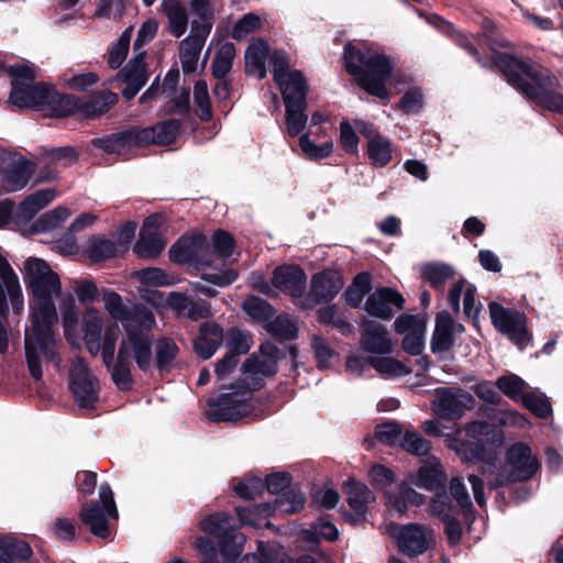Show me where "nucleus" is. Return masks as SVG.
<instances>
[{
  "label": "nucleus",
  "mask_w": 563,
  "mask_h": 563,
  "mask_svg": "<svg viewBox=\"0 0 563 563\" xmlns=\"http://www.w3.org/2000/svg\"><path fill=\"white\" fill-rule=\"evenodd\" d=\"M24 269L25 283L34 298L31 328L25 332V354L31 375L41 379V360L54 357L53 325L58 320L54 298L60 294V280L48 264L40 258H29Z\"/></svg>",
  "instance_id": "nucleus-1"
},
{
  "label": "nucleus",
  "mask_w": 563,
  "mask_h": 563,
  "mask_svg": "<svg viewBox=\"0 0 563 563\" xmlns=\"http://www.w3.org/2000/svg\"><path fill=\"white\" fill-rule=\"evenodd\" d=\"M493 58L508 82L528 99L552 112L563 114V93L556 91L560 82L549 69L536 63H525L508 54L494 53Z\"/></svg>",
  "instance_id": "nucleus-2"
},
{
  "label": "nucleus",
  "mask_w": 563,
  "mask_h": 563,
  "mask_svg": "<svg viewBox=\"0 0 563 563\" xmlns=\"http://www.w3.org/2000/svg\"><path fill=\"white\" fill-rule=\"evenodd\" d=\"M344 60L346 70L355 77L364 90L380 99L388 98L386 81L393 65L386 55L373 46L357 48L347 44L344 47Z\"/></svg>",
  "instance_id": "nucleus-3"
},
{
  "label": "nucleus",
  "mask_w": 563,
  "mask_h": 563,
  "mask_svg": "<svg viewBox=\"0 0 563 563\" xmlns=\"http://www.w3.org/2000/svg\"><path fill=\"white\" fill-rule=\"evenodd\" d=\"M152 336L136 328L125 327L119 344L117 357L111 371V378L120 390H129L133 385V362L147 372L153 363Z\"/></svg>",
  "instance_id": "nucleus-4"
},
{
  "label": "nucleus",
  "mask_w": 563,
  "mask_h": 563,
  "mask_svg": "<svg viewBox=\"0 0 563 563\" xmlns=\"http://www.w3.org/2000/svg\"><path fill=\"white\" fill-rule=\"evenodd\" d=\"M540 464L529 445L517 442L511 445L506 454V463L501 470L487 463L483 466L482 475L490 488L506 486L514 482L530 479L539 470Z\"/></svg>",
  "instance_id": "nucleus-5"
},
{
  "label": "nucleus",
  "mask_w": 563,
  "mask_h": 563,
  "mask_svg": "<svg viewBox=\"0 0 563 563\" xmlns=\"http://www.w3.org/2000/svg\"><path fill=\"white\" fill-rule=\"evenodd\" d=\"M180 129L177 120L170 119L144 129H130L100 140V145L108 152L125 155L133 146L151 144L167 145L175 141Z\"/></svg>",
  "instance_id": "nucleus-6"
},
{
  "label": "nucleus",
  "mask_w": 563,
  "mask_h": 563,
  "mask_svg": "<svg viewBox=\"0 0 563 563\" xmlns=\"http://www.w3.org/2000/svg\"><path fill=\"white\" fill-rule=\"evenodd\" d=\"M12 77L9 101L18 108H35L41 110L47 92V84H34L35 74L25 65H13L8 69Z\"/></svg>",
  "instance_id": "nucleus-7"
},
{
  "label": "nucleus",
  "mask_w": 563,
  "mask_h": 563,
  "mask_svg": "<svg viewBox=\"0 0 563 563\" xmlns=\"http://www.w3.org/2000/svg\"><path fill=\"white\" fill-rule=\"evenodd\" d=\"M99 500L81 506L79 518L90 532L99 538H108V520L118 518V510L113 499V493L109 484L102 483L99 486Z\"/></svg>",
  "instance_id": "nucleus-8"
},
{
  "label": "nucleus",
  "mask_w": 563,
  "mask_h": 563,
  "mask_svg": "<svg viewBox=\"0 0 563 563\" xmlns=\"http://www.w3.org/2000/svg\"><path fill=\"white\" fill-rule=\"evenodd\" d=\"M232 391L222 394L216 402L210 404L207 417L212 421L233 422L247 417L253 407L252 391L241 383Z\"/></svg>",
  "instance_id": "nucleus-9"
},
{
  "label": "nucleus",
  "mask_w": 563,
  "mask_h": 563,
  "mask_svg": "<svg viewBox=\"0 0 563 563\" xmlns=\"http://www.w3.org/2000/svg\"><path fill=\"white\" fill-rule=\"evenodd\" d=\"M488 308L495 328L523 349L530 341L526 316L517 310L505 308L498 302H490Z\"/></svg>",
  "instance_id": "nucleus-10"
},
{
  "label": "nucleus",
  "mask_w": 563,
  "mask_h": 563,
  "mask_svg": "<svg viewBox=\"0 0 563 563\" xmlns=\"http://www.w3.org/2000/svg\"><path fill=\"white\" fill-rule=\"evenodd\" d=\"M276 349L272 345L262 346L261 355H252L242 365L241 384L251 391L263 386V379L277 372Z\"/></svg>",
  "instance_id": "nucleus-11"
},
{
  "label": "nucleus",
  "mask_w": 563,
  "mask_h": 563,
  "mask_svg": "<svg viewBox=\"0 0 563 563\" xmlns=\"http://www.w3.org/2000/svg\"><path fill=\"white\" fill-rule=\"evenodd\" d=\"M169 257L173 262L191 264L195 266H211V251L207 239L202 234L183 236L169 250Z\"/></svg>",
  "instance_id": "nucleus-12"
},
{
  "label": "nucleus",
  "mask_w": 563,
  "mask_h": 563,
  "mask_svg": "<svg viewBox=\"0 0 563 563\" xmlns=\"http://www.w3.org/2000/svg\"><path fill=\"white\" fill-rule=\"evenodd\" d=\"M70 389L82 408H91L98 400L99 383L87 364L78 358L70 369Z\"/></svg>",
  "instance_id": "nucleus-13"
},
{
  "label": "nucleus",
  "mask_w": 563,
  "mask_h": 563,
  "mask_svg": "<svg viewBox=\"0 0 563 563\" xmlns=\"http://www.w3.org/2000/svg\"><path fill=\"white\" fill-rule=\"evenodd\" d=\"M472 402V395L464 389L438 388L435 390L434 411L443 419H460Z\"/></svg>",
  "instance_id": "nucleus-14"
},
{
  "label": "nucleus",
  "mask_w": 563,
  "mask_h": 563,
  "mask_svg": "<svg viewBox=\"0 0 563 563\" xmlns=\"http://www.w3.org/2000/svg\"><path fill=\"white\" fill-rule=\"evenodd\" d=\"M162 217L157 214L150 216L143 223L139 240L134 245L135 254L141 258H155L166 246L159 230Z\"/></svg>",
  "instance_id": "nucleus-15"
},
{
  "label": "nucleus",
  "mask_w": 563,
  "mask_h": 563,
  "mask_svg": "<svg viewBox=\"0 0 563 563\" xmlns=\"http://www.w3.org/2000/svg\"><path fill=\"white\" fill-rule=\"evenodd\" d=\"M397 544L409 556L420 555L434 544L432 530L418 523L402 526L397 534Z\"/></svg>",
  "instance_id": "nucleus-16"
},
{
  "label": "nucleus",
  "mask_w": 563,
  "mask_h": 563,
  "mask_svg": "<svg viewBox=\"0 0 563 563\" xmlns=\"http://www.w3.org/2000/svg\"><path fill=\"white\" fill-rule=\"evenodd\" d=\"M405 299L394 288L380 287L375 289L365 301V310L368 314L388 320L394 314V308L402 309Z\"/></svg>",
  "instance_id": "nucleus-17"
},
{
  "label": "nucleus",
  "mask_w": 563,
  "mask_h": 563,
  "mask_svg": "<svg viewBox=\"0 0 563 563\" xmlns=\"http://www.w3.org/2000/svg\"><path fill=\"white\" fill-rule=\"evenodd\" d=\"M134 54L133 59L115 77L118 81L125 85L122 89V96L128 100L134 98L148 79L145 67V52Z\"/></svg>",
  "instance_id": "nucleus-18"
},
{
  "label": "nucleus",
  "mask_w": 563,
  "mask_h": 563,
  "mask_svg": "<svg viewBox=\"0 0 563 563\" xmlns=\"http://www.w3.org/2000/svg\"><path fill=\"white\" fill-rule=\"evenodd\" d=\"M35 163L14 154L10 163L2 170L4 190L7 192H14L23 189L35 172Z\"/></svg>",
  "instance_id": "nucleus-19"
},
{
  "label": "nucleus",
  "mask_w": 563,
  "mask_h": 563,
  "mask_svg": "<svg viewBox=\"0 0 563 563\" xmlns=\"http://www.w3.org/2000/svg\"><path fill=\"white\" fill-rule=\"evenodd\" d=\"M360 345L364 352L371 354H389L393 351L387 329L373 320H364Z\"/></svg>",
  "instance_id": "nucleus-20"
},
{
  "label": "nucleus",
  "mask_w": 563,
  "mask_h": 563,
  "mask_svg": "<svg viewBox=\"0 0 563 563\" xmlns=\"http://www.w3.org/2000/svg\"><path fill=\"white\" fill-rule=\"evenodd\" d=\"M209 34L208 26H196V29H191L190 34L180 42L179 57L184 71H196L201 49Z\"/></svg>",
  "instance_id": "nucleus-21"
},
{
  "label": "nucleus",
  "mask_w": 563,
  "mask_h": 563,
  "mask_svg": "<svg viewBox=\"0 0 563 563\" xmlns=\"http://www.w3.org/2000/svg\"><path fill=\"white\" fill-rule=\"evenodd\" d=\"M273 286L284 292H288L294 298H300L306 289L307 275L295 265H285L275 268Z\"/></svg>",
  "instance_id": "nucleus-22"
},
{
  "label": "nucleus",
  "mask_w": 563,
  "mask_h": 563,
  "mask_svg": "<svg viewBox=\"0 0 563 563\" xmlns=\"http://www.w3.org/2000/svg\"><path fill=\"white\" fill-rule=\"evenodd\" d=\"M464 331L461 323L455 322L450 313L443 311L437 316L435 328L431 340L433 353L448 352L454 344V336Z\"/></svg>",
  "instance_id": "nucleus-23"
},
{
  "label": "nucleus",
  "mask_w": 563,
  "mask_h": 563,
  "mask_svg": "<svg viewBox=\"0 0 563 563\" xmlns=\"http://www.w3.org/2000/svg\"><path fill=\"white\" fill-rule=\"evenodd\" d=\"M343 287V280L336 272H322L312 278L311 292L312 301L306 307L333 299Z\"/></svg>",
  "instance_id": "nucleus-24"
},
{
  "label": "nucleus",
  "mask_w": 563,
  "mask_h": 563,
  "mask_svg": "<svg viewBox=\"0 0 563 563\" xmlns=\"http://www.w3.org/2000/svg\"><path fill=\"white\" fill-rule=\"evenodd\" d=\"M103 323V314L97 308L89 307L85 310L81 320L84 341L88 351L93 356H96L101 349Z\"/></svg>",
  "instance_id": "nucleus-25"
},
{
  "label": "nucleus",
  "mask_w": 563,
  "mask_h": 563,
  "mask_svg": "<svg viewBox=\"0 0 563 563\" xmlns=\"http://www.w3.org/2000/svg\"><path fill=\"white\" fill-rule=\"evenodd\" d=\"M407 478H409V484L432 493L443 490L446 481L443 466L438 461L421 466Z\"/></svg>",
  "instance_id": "nucleus-26"
},
{
  "label": "nucleus",
  "mask_w": 563,
  "mask_h": 563,
  "mask_svg": "<svg viewBox=\"0 0 563 563\" xmlns=\"http://www.w3.org/2000/svg\"><path fill=\"white\" fill-rule=\"evenodd\" d=\"M80 98L70 95H60L48 86L41 111H47L53 117H67L79 114Z\"/></svg>",
  "instance_id": "nucleus-27"
},
{
  "label": "nucleus",
  "mask_w": 563,
  "mask_h": 563,
  "mask_svg": "<svg viewBox=\"0 0 563 563\" xmlns=\"http://www.w3.org/2000/svg\"><path fill=\"white\" fill-rule=\"evenodd\" d=\"M118 95L110 90H101L80 98L79 114L84 118H97L109 111L118 102Z\"/></svg>",
  "instance_id": "nucleus-28"
},
{
  "label": "nucleus",
  "mask_w": 563,
  "mask_h": 563,
  "mask_svg": "<svg viewBox=\"0 0 563 563\" xmlns=\"http://www.w3.org/2000/svg\"><path fill=\"white\" fill-rule=\"evenodd\" d=\"M223 341V332L213 323H205L200 327V333L194 342L196 353L203 360L210 358Z\"/></svg>",
  "instance_id": "nucleus-29"
},
{
  "label": "nucleus",
  "mask_w": 563,
  "mask_h": 563,
  "mask_svg": "<svg viewBox=\"0 0 563 563\" xmlns=\"http://www.w3.org/2000/svg\"><path fill=\"white\" fill-rule=\"evenodd\" d=\"M57 196L53 188L40 189L29 195L18 207L16 217L21 221H30L38 211L44 209Z\"/></svg>",
  "instance_id": "nucleus-30"
},
{
  "label": "nucleus",
  "mask_w": 563,
  "mask_h": 563,
  "mask_svg": "<svg viewBox=\"0 0 563 563\" xmlns=\"http://www.w3.org/2000/svg\"><path fill=\"white\" fill-rule=\"evenodd\" d=\"M276 84L282 90L285 104L306 101L307 85L300 71L292 70Z\"/></svg>",
  "instance_id": "nucleus-31"
},
{
  "label": "nucleus",
  "mask_w": 563,
  "mask_h": 563,
  "mask_svg": "<svg viewBox=\"0 0 563 563\" xmlns=\"http://www.w3.org/2000/svg\"><path fill=\"white\" fill-rule=\"evenodd\" d=\"M347 503L357 516H364L368 504L376 499L375 494L363 483L350 479L345 484Z\"/></svg>",
  "instance_id": "nucleus-32"
},
{
  "label": "nucleus",
  "mask_w": 563,
  "mask_h": 563,
  "mask_svg": "<svg viewBox=\"0 0 563 563\" xmlns=\"http://www.w3.org/2000/svg\"><path fill=\"white\" fill-rule=\"evenodd\" d=\"M268 44L263 40H254L245 52L246 69L258 79L266 76V58L268 56Z\"/></svg>",
  "instance_id": "nucleus-33"
},
{
  "label": "nucleus",
  "mask_w": 563,
  "mask_h": 563,
  "mask_svg": "<svg viewBox=\"0 0 563 563\" xmlns=\"http://www.w3.org/2000/svg\"><path fill=\"white\" fill-rule=\"evenodd\" d=\"M101 301L104 310L115 322H121L124 329L130 327L132 307H129L118 292L108 289L102 290Z\"/></svg>",
  "instance_id": "nucleus-34"
},
{
  "label": "nucleus",
  "mask_w": 563,
  "mask_h": 563,
  "mask_svg": "<svg viewBox=\"0 0 563 563\" xmlns=\"http://www.w3.org/2000/svg\"><path fill=\"white\" fill-rule=\"evenodd\" d=\"M162 8L168 18L170 33L176 37L184 35L188 26L186 7L179 0H163Z\"/></svg>",
  "instance_id": "nucleus-35"
},
{
  "label": "nucleus",
  "mask_w": 563,
  "mask_h": 563,
  "mask_svg": "<svg viewBox=\"0 0 563 563\" xmlns=\"http://www.w3.org/2000/svg\"><path fill=\"white\" fill-rule=\"evenodd\" d=\"M32 555L31 547L23 540L5 538L0 541V563H19Z\"/></svg>",
  "instance_id": "nucleus-36"
},
{
  "label": "nucleus",
  "mask_w": 563,
  "mask_h": 563,
  "mask_svg": "<svg viewBox=\"0 0 563 563\" xmlns=\"http://www.w3.org/2000/svg\"><path fill=\"white\" fill-rule=\"evenodd\" d=\"M366 152L372 164L376 167L386 166L393 158L391 142L380 134H376L368 140Z\"/></svg>",
  "instance_id": "nucleus-37"
},
{
  "label": "nucleus",
  "mask_w": 563,
  "mask_h": 563,
  "mask_svg": "<svg viewBox=\"0 0 563 563\" xmlns=\"http://www.w3.org/2000/svg\"><path fill=\"white\" fill-rule=\"evenodd\" d=\"M492 427L485 421H473L465 427V433L470 439L475 442L468 441L463 443V446H470L473 456L482 460L484 457V438L489 434Z\"/></svg>",
  "instance_id": "nucleus-38"
},
{
  "label": "nucleus",
  "mask_w": 563,
  "mask_h": 563,
  "mask_svg": "<svg viewBox=\"0 0 563 563\" xmlns=\"http://www.w3.org/2000/svg\"><path fill=\"white\" fill-rule=\"evenodd\" d=\"M497 388L514 401H521L529 390L528 384L518 375L508 374L496 380Z\"/></svg>",
  "instance_id": "nucleus-39"
},
{
  "label": "nucleus",
  "mask_w": 563,
  "mask_h": 563,
  "mask_svg": "<svg viewBox=\"0 0 563 563\" xmlns=\"http://www.w3.org/2000/svg\"><path fill=\"white\" fill-rule=\"evenodd\" d=\"M236 51L231 42H224L218 48L213 63L212 73L216 78H224L231 70Z\"/></svg>",
  "instance_id": "nucleus-40"
},
{
  "label": "nucleus",
  "mask_w": 563,
  "mask_h": 563,
  "mask_svg": "<svg viewBox=\"0 0 563 563\" xmlns=\"http://www.w3.org/2000/svg\"><path fill=\"white\" fill-rule=\"evenodd\" d=\"M119 338V328L114 322H110L104 328L103 334H101V357L106 367L112 371L114 364V352L115 345Z\"/></svg>",
  "instance_id": "nucleus-41"
},
{
  "label": "nucleus",
  "mask_w": 563,
  "mask_h": 563,
  "mask_svg": "<svg viewBox=\"0 0 563 563\" xmlns=\"http://www.w3.org/2000/svg\"><path fill=\"white\" fill-rule=\"evenodd\" d=\"M286 107V126L287 132L290 136L299 135L308 121V117L305 113L306 101L299 103H288Z\"/></svg>",
  "instance_id": "nucleus-42"
},
{
  "label": "nucleus",
  "mask_w": 563,
  "mask_h": 563,
  "mask_svg": "<svg viewBox=\"0 0 563 563\" xmlns=\"http://www.w3.org/2000/svg\"><path fill=\"white\" fill-rule=\"evenodd\" d=\"M368 362L382 375L399 377L411 373L409 365L394 357H369Z\"/></svg>",
  "instance_id": "nucleus-43"
},
{
  "label": "nucleus",
  "mask_w": 563,
  "mask_h": 563,
  "mask_svg": "<svg viewBox=\"0 0 563 563\" xmlns=\"http://www.w3.org/2000/svg\"><path fill=\"white\" fill-rule=\"evenodd\" d=\"M244 543L245 537L242 533L234 530L225 533V536L220 539V551L224 559L221 563H231L235 560L243 551Z\"/></svg>",
  "instance_id": "nucleus-44"
},
{
  "label": "nucleus",
  "mask_w": 563,
  "mask_h": 563,
  "mask_svg": "<svg viewBox=\"0 0 563 563\" xmlns=\"http://www.w3.org/2000/svg\"><path fill=\"white\" fill-rule=\"evenodd\" d=\"M318 317L320 322L324 324H332L342 334L347 335L352 333L353 328L351 323L347 321L346 317L342 314L339 307H336L335 305L320 308L318 310Z\"/></svg>",
  "instance_id": "nucleus-45"
},
{
  "label": "nucleus",
  "mask_w": 563,
  "mask_h": 563,
  "mask_svg": "<svg viewBox=\"0 0 563 563\" xmlns=\"http://www.w3.org/2000/svg\"><path fill=\"white\" fill-rule=\"evenodd\" d=\"M132 26L125 29L115 44L109 51L108 65L112 69L119 68L126 58L132 37Z\"/></svg>",
  "instance_id": "nucleus-46"
},
{
  "label": "nucleus",
  "mask_w": 563,
  "mask_h": 563,
  "mask_svg": "<svg viewBox=\"0 0 563 563\" xmlns=\"http://www.w3.org/2000/svg\"><path fill=\"white\" fill-rule=\"evenodd\" d=\"M299 147L303 156L310 161H318L328 157L333 151V143L331 141L316 144L312 142L307 133L299 137Z\"/></svg>",
  "instance_id": "nucleus-47"
},
{
  "label": "nucleus",
  "mask_w": 563,
  "mask_h": 563,
  "mask_svg": "<svg viewBox=\"0 0 563 563\" xmlns=\"http://www.w3.org/2000/svg\"><path fill=\"white\" fill-rule=\"evenodd\" d=\"M178 346L176 343L168 339V338H162L157 340L155 345V353H156V365L159 368V371H168L172 366V363L176 358L178 354Z\"/></svg>",
  "instance_id": "nucleus-48"
},
{
  "label": "nucleus",
  "mask_w": 563,
  "mask_h": 563,
  "mask_svg": "<svg viewBox=\"0 0 563 563\" xmlns=\"http://www.w3.org/2000/svg\"><path fill=\"white\" fill-rule=\"evenodd\" d=\"M305 503L306 497L303 493L298 489H290L276 498L273 511L295 514L303 508Z\"/></svg>",
  "instance_id": "nucleus-49"
},
{
  "label": "nucleus",
  "mask_w": 563,
  "mask_h": 563,
  "mask_svg": "<svg viewBox=\"0 0 563 563\" xmlns=\"http://www.w3.org/2000/svg\"><path fill=\"white\" fill-rule=\"evenodd\" d=\"M454 275V269L446 264H428L422 268V277L437 289L452 279Z\"/></svg>",
  "instance_id": "nucleus-50"
},
{
  "label": "nucleus",
  "mask_w": 563,
  "mask_h": 563,
  "mask_svg": "<svg viewBox=\"0 0 563 563\" xmlns=\"http://www.w3.org/2000/svg\"><path fill=\"white\" fill-rule=\"evenodd\" d=\"M385 505L387 509L399 516L404 515L408 510L407 495L405 492V482L400 485L389 487L384 493Z\"/></svg>",
  "instance_id": "nucleus-51"
},
{
  "label": "nucleus",
  "mask_w": 563,
  "mask_h": 563,
  "mask_svg": "<svg viewBox=\"0 0 563 563\" xmlns=\"http://www.w3.org/2000/svg\"><path fill=\"white\" fill-rule=\"evenodd\" d=\"M200 528L210 534L218 537L219 539L223 538L225 533H229L230 528V516L227 512H216L208 517H206L200 522Z\"/></svg>",
  "instance_id": "nucleus-52"
},
{
  "label": "nucleus",
  "mask_w": 563,
  "mask_h": 563,
  "mask_svg": "<svg viewBox=\"0 0 563 563\" xmlns=\"http://www.w3.org/2000/svg\"><path fill=\"white\" fill-rule=\"evenodd\" d=\"M190 7L198 16V19L192 20L191 29L208 26V33H210L213 21V0H191Z\"/></svg>",
  "instance_id": "nucleus-53"
},
{
  "label": "nucleus",
  "mask_w": 563,
  "mask_h": 563,
  "mask_svg": "<svg viewBox=\"0 0 563 563\" xmlns=\"http://www.w3.org/2000/svg\"><path fill=\"white\" fill-rule=\"evenodd\" d=\"M134 276L147 287L172 286L175 283L163 269L157 267L136 271Z\"/></svg>",
  "instance_id": "nucleus-54"
},
{
  "label": "nucleus",
  "mask_w": 563,
  "mask_h": 563,
  "mask_svg": "<svg viewBox=\"0 0 563 563\" xmlns=\"http://www.w3.org/2000/svg\"><path fill=\"white\" fill-rule=\"evenodd\" d=\"M269 332L284 340H292L297 336L298 328L295 320L288 314H282L276 317L268 324Z\"/></svg>",
  "instance_id": "nucleus-55"
},
{
  "label": "nucleus",
  "mask_w": 563,
  "mask_h": 563,
  "mask_svg": "<svg viewBox=\"0 0 563 563\" xmlns=\"http://www.w3.org/2000/svg\"><path fill=\"white\" fill-rule=\"evenodd\" d=\"M156 327L154 313L143 305H134L131 310L130 328L147 333Z\"/></svg>",
  "instance_id": "nucleus-56"
},
{
  "label": "nucleus",
  "mask_w": 563,
  "mask_h": 563,
  "mask_svg": "<svg viewBox=\"0 0 563 563\" xmlns=\"http://www.w3.org/2000/svg\"><path fill=\"white\" fill-rule=\"evenodd\" d=\"M194 102L196 113L202 121H209L212 118L211 102L209 99L208 86L205 81H197L194 88Z\"/></svg>",
  "instance_id": "nucleus-57"
},
{
  "label": "nucleus",
  "mask_w": 563,
  "mask_h": 563,
  "mask_svg": "<svg viewBox=\"0 0 563 563\" xmlns=\"http://www.w3.org/2000/svg\"><path fill=\"white\" fill-rule=\"evenodd\" d=\"M410 454L424 456L430 452V442L417 432L406 431L399 444Z\"/></svg>",
  "instance_id": "nucleus-58"
},
{
  "label": "nucleus",
  "mask_w": 563,
  "mask_h": 563,
  "mask_svg": "<svg viewBox=\"0 0 563 563\" xmlns=\"http://www.w3.org/2000/svg\"><path fill=\"white\" fill-rule=\"evenodd\" d=\"M404 431L400 424L396 422H386L376 427L375 437L376 439L388 445H399L404 437Z\"/></svg>",
  "instance_id": "nucleus-59"
},
{
  "label": "nucleus",
  "mask_w": 563,
  "mask_h": 563,
  "mask_svg": "<svg viewBox=\"0 0 563 563\" xmlns=\"http://www.w3.org/2000/svg\"><path fill=\"white\" fill-rule=\"evenodd\" d=\"M521 402L528 410L540 418H547L551 413V406L548 399L534 391L528 390Z\"/></svg>",
  "instance_id": "nucleus-60"
},
{
  "label": "nucleus",
  "mask_w": 563,
  "mask_h": 563,
  "mask_svg": "<svg viewBox=\"0 0 563 563\" xmlns=\"http://www.w3.org/2000/svg\"><path fill=\"white\" fill-rule=\"evenodd\" d=\"M212 245L213 251L211 252V258L213 256L227 258L231 256L234 251V240L232 235L222 230L214 232Z\"/></svg>",
  "instance_id": "nucleus-61"
},
{
  "label": "nucleus",
  "mask_w": 563,
  "mask_h": 563,
  "mask_svg": "<svg viewBox=\"0 0 563 563\" xmlns=\"http://www.w3.org/2000/svg\"><path fill=\"white\" fill-rule=\"evenodd\" d=\"M115 252V244L106 239H95L88 246L89 257L95 262L111 258L114 256Z\"/></svg>",
  "instance_id": "nucleus-62"
},
{
  "label": "nucleus",
  "mask_w": 563,
  "mask_h": 563,
  "mask_svg": "<svg viewBox=\"0 0 563 563\" xmlns=\"http://www.w3.org/2000/svg\"><path fill=\"white\" fill-rule=\"evenodd\" d=\"M70 216V211L65 207H57L44 213L37 221V227L42 231H51L66 221Z\"/></svg>",
  "instance_id": "nucleus-63"
},
{
  "label": "nucleus",
  "mask_w": 563,
  "mask_h": 563,
  "mask_svg": "<svg viewBox=\"0 0 563 563\" xmlns=\"http://www.w3.org/2000/svg\"><path fill=\"white\" fill-rule=\"evenodd\" d=\"M369 478L375 487L385 492V489L394 486L395 474L390 468L382 464H375L369 470Z\"/></svg>",
  "instance_id": "nucleus-64"
}]
</instances>
